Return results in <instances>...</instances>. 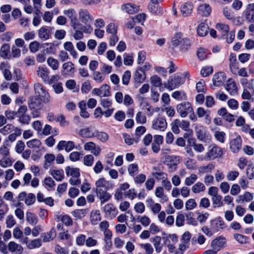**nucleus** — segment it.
<instances>
[{
  "mask_svg": "<svg viewBox=\"0 0 254 254\" xmlns=\"http://www.w3.org/2000/svg\"><path fill=\"white\" fill-rule=\"evenodd\" d=\"M88 211L86 209H76L71 212L72 215L76 219H81L87 213Z\"/></svg>",
  "mask_w": 254,
  "mask_h": 254,
  "instance_id": "38",
  "label": "nucleus"
},
{
  "mask_svg": "<svg viewBox=\"0 0 254 254\" xmlns=\"http://www.w3.org/2000/svg\"><path fill=\"white\" fill-rule=\"evenodd\" d=\"M26 218L27 222L32 226H35L38 221L37 216L34 213L29 211L26 212Z\"/></svg>",
  "mask_w": 254,
  "mask_h": 254,
  "instance_id": "31",
  "label": "nucleus"
},
{
  "mask_svg": "<svg viewBox=\"0 0 254 254\" xmlns=\"http://www.w3.org/2000/svg\"><path fill=\"white\" fill-rule=\"evenodd\" d=\"M103 211L105 215L112 219L116 217L118 211L117 208L113 203H107L105 204L103 207Z\"/></svg>",
  "mask_w": 254,
  "mask_h": 254,
  "instance_id": "9",
  "label": "nucleus"
},
{
  "mask_svg": "<svg viewBox=\"0 0 254 254\" xmlns=\"http://www.w3.org/2000/svg\"><path fill=\"white\" fill-rule=\"evenodd\" d=\"M222 149L220 147L214 145L206 153L205 157L207 160H210L222 156Z\"/></svg>",
  "mask_w": 254,
  "mask_h": 254,
  "instance_id": "6",
  "label": "nucleus"
},
{
  "mask_svg": "<svg viewBox=\"0 0 254 254\" xmlns=\"http://www.w3.org/2000/svg\"><path fill=\"white\" fill-rule=\"evenodd\" d=\"M94 137H96L98 139L103 142H106L109 138V136L107 133L103 131H99L97 130H95Z\"/></svg>",
  "mask_w": 254,
  "mask_h": 254,
  "instance_id": "40",
  "label": "nucleus"
},
{
  "mask_svg": "<svg viewBox=\"0 0 254 254\" xmlns=\"http://www.w3.org/2000/svg\"><path fill=\"white\" fill-rule=\"evenodd\" d=\"M155 194L156 197L161 199V203H164L168 200V197L164 194V190L162 187H158L156 188Z\"/></svg>",
  "mask_w": 254,
  "mask_h": 254,
  "instance_id": "27",
  "label": "nucleus"
},
{
  "mask_svg": "<svg viewBox=\"0 0 254 254\" xmlns=\"http://www.w3.org/2000/svg\"><path fill=\"white\" fill-rule=\"evenodd\" d=\"M211 229L213 232H217L223 229L226 227V225L220 217L216 218L210 222Z\"/></svg>",
  "mask_w": 254,
  "mask_h": 254,
  "instance_id": "10",
  "label": "nucleus"
},
{
  "mask_svg": "<svg viewBox=\"0 0 254 254\" xmlns=\"http://www.w3.org/2000/svg\"><path fill=\"white\" fill-rule=\"evenodd\" d=\"M93 79L96 82L101 83L104 80L105 76L99 71H94L93 73Z\"/></svg>",
  "mask_w": 254,
  "mask_h": 254,
  "instance_id": "62",
  "label": "nucleus"
},
{
  "mask_svg": "<svg viewBox=\"0 0 254 254\" xmlns=\"http://www.w3.org/2000/svg\"><path fill=\"white\" fill-rule=\"evenodd\" d=\"M197 176L194 174H191L189 177H187L185 180V184L186 186H190L192 185L197 180Z\"/></svg>",
  "mask_w": 254,
  "mask_h": 254,
  "instance_id": "56",
  "label": "nucleus"
},
{
  "mask_svg": "<svg viewBox=\"0 0 254 254\" xmlns=\"http://www.w3.org/2000/svg\"><path fill=\"white\" fill-rule=\"evenodd\" d=\"M180 157L178 156H173L170 157L169 162L167 164L169 172H173L177 170V165L180 162Z\"/></svg>",
  "mask_w": 254,
  "mask_h": 254,
  "instance_id": "20",
  "label": "nucleus"
},
{
  "mask_svg": "<svg viewBox=\"0 0 254 254\" xmlns=\"http://www.w3.org/2000/svg\"><path fill=\"white\" fill-rule=\"evenodd\" d=\"M48 65L52 68V69L57 70L59 66V63L58 61L53 57H49L47 59Z\"/></svg>",
  "mask_w": 254,
  "mask_h": 254,
  "instance_id": "44",
  "label": "nucleus"
},
{
  "mask_svg": "<svg viewBox=\"0 0 254 254\" xmlns=\"http://www.w3.org/2000/svg\"><path fill=\"white\" fill-rule=\"evenodd\" d=\"M63 69L62 74L63 75L70 74L73 73L74 71L73 64L70 62L64 63L63 64Z\"/></svg>",
  "mask_w": 254,
  "mask_h": 254,
  "instance_id": "26",
  "label": "nucleus"
},
{
  "mask_svg": "<svg viewBox=\"0 0 254 254\" xmlns=\"http://www.w3.org/2000/svg\"><path fill=\"white\" fill-rule=\"evenodd\" d=\"M140 105L142 106V109L146 111V115L151 117L153 115V107L147 102L142 101L140 103Z\"/></svg>",
  "mask_w": 254,
  "mask_h": 254,
  "instance_id": "39",
  "label": "nucleus"
},
{
  "mask_svg": "<svg viewBox=\"0 0 254 254\" xmlns=\"http://www.w3.org/2000/svg\"><path fill=\"white\" fill-rule=\"evenodd\" d=\"M177 124L179 127L184 130H188L190 127V123L185 120H180L179 119H176Z\"/></svg>",
  "mask_w": 254,
  "mask_h": 254,
  "instance_id": "54",
  "label": "nucleus"
},
{
  "mask_svg": "<svg viewBox=\"0 0 254 254\" xmlns=\"http://www.w3.org/2000/svg\"><path fill=\"white\" fill-rule=\"evenodd\" d=\"M57 147V149L60 151L64 149L65 151L68 152L74 148L75 144L72 141H66L64 140H62L59 141Z\"/></svg>",
  "mask_w": 254,
  "mask_h": 254,
  "instance_id": "12",
  "label": "nucleus"
},
{
  "mask_svg": "<svg viewBox=\"0 0 254 254\" xmlns=\"http://www.w3.org/2000/svg\"><path fill=\"white\" fill-rule=\"evenodd\" d=\"M195 131L197 138L201 141L207 142L211 139V135L206 127L196 125L195 127Z\"/></svg>",
  "mask_w": 254,
  "mask_h": 254,
  "instance_id": "2",
  "label": "nucleus"
},
{
  "mask_svg": "<svg viewBox=\"0 0 254 254\" xmlns=\"http://www.w3.org/2000/svg\"><path fill=\"white\" fill-rule=\"evenodd\" d=\"M216 28L221 32L222 34L225 36L228 34L229 31V27L227 24L224 23H218L216 25Z\"/></svg>",
  "mask_w": 254,
  "mask_h": 254,
  "instance_id": "45",
  "label": "nucleus"
},
{
  "mask_svg": "<svg viewBox=\"0 0 254 254\" xmlns=\"http://www.w3.org/2000/svg\"><path fill=\"white\" fill-rule=\"evenodd\" d=\"M95 191L108 190L109 188V182L104 178H100L95 182Z\"/></svg>",
  "mask_w": 254,
  "mask_h": 254,
  "instance_id": "19",
  "label": "nucleus"
},
{
  "mask_svg": "<svg viewBox=\"0 0 254 254\" xmlns=\"http://www.w3.org/2000/svg\"><path fill=\"white\" fill-rule=\"evenodd\" d=\"M27 247L29 249H34L39 248L41 246V241L40 239L27 240L26 242Z\"/></svg>",
  "mask_w": 254,
  "mask_h": 254,
  "instance_id": "32",
  "label": "nucleus"
},
{
  "mask_svg": "<svg viewBox=\"0 0 254 254\" xmlns=\"http://www.w3.org/2000/svg\"><path fill=\"white\" fill-rule=\"evenodd\" d=\"M38 75L41 77L44 81H46L49 79L50 72L46 67H39L37 71Z\"/></svg>",
  "mask_w": 254,
  "mask_h": 254,
  "instance_id": "29",
  "label": "nucleus"
},
{
  "mask_svg": "<svg viewBox=\"0 0 254 254\" xmlns=\"http://www.w3.org/2000/svg\"><path fill=\"white\" fill-rule=\"evenodd\" d=\"M246 19L250 22H254V3L247 5L244 11Z\"/></svg>",
  "mask_w": 254,
  "mask_h": 254,
  "instance_id": "15",
  "label": "nucleus"
},
{
  "mask_svg": "<svg viewBox=\"0 0 254 254\" xmlns=\"http://www.w3.org/2000/svg\"><path fill=\"white\" fill-rule=\"evenodd\" d=\"M226 79L225 74L223 72H218L214 74L212 78L213 84L215 86H220Z\"/></svg>",
  "mask_w": 254,
  "mask_h": 254,
  "instance_id": "14",
  "label": "nucleus"
},
{
  "mask_svg": "<svg viewBox=\"0 0 254 254\" xmlns=\"http://www.w3.org/2000/svg\"><path fill=\"white\" fill-rule=\"evenodd\" d=\"M211 12V8L209 4L203 3L198 6L197 13L198 14L207 17L209 16Z\"/></svg>",
  "mask_w": 254,
  "mask_h": 254,
  "instance_id": "16",
  "label": "nucleus"
},
{
  "mask_svg": "<svg viewBox=\"0 0 254 254\" xmlns=\"http://www.w3.org/2000/svg\"><path fill=\"white\" fill-rule=\"evenodd\" d=\"M100 104L105 109L109 108L112 105V100L109 98H101L100 100Z\"/></svg>",
  "mask_w": 254,
  "mask_h": 254,
  "instance_id": "60",
  "label": "nucleus"
},
{
  "mask_svg": "<svg viewBox=\"0 0 254 254\" xmlns=\"http://www.w3.org/2000/svg\"><path fill=\"white\" fill-rule=\"evenodd\" d=\"M78 17L79 20L85 24H90L94 20V17L90 14L89 11L84 8L79 9Z\"/></svg>",
  "mask_w": 254,
  "mask_h": 254,
  "instance_id": "5",
  "label": "nucleus"
},
{
  "mask_svg": "<svg viewBox=\"0 0 254 254\" xmlns=\"http://www.w3.org/2000/svg\"><path fill=\"white\" fill-rule=\"evenodd\" d=\"M242 140L240 135L231 140L230 142V148L233 153H237L241 149Z\"/></svg>",
  "mask_w": 254,
  "mask_h": 254,
  "instance_id": "11",
  "label": "nucleus"
},
{
  "mask_svg": "<svg viewBox=\"0 0 254 254\" xmlns=\"http://www.w3.org/2000/svg\"><path fill=\"white\" fill-rule=\"evenodd\" d=\"M145 78V72L142 69L137 70L134 75V80L138 83H142Z\"/></svg>",
  "mask_w": 254,
  "mask_h": 254,
  "instance_id": "41",
  "label": "nucleus"
},
{
  "mask_svg": "<svg viewBox=\"0 0 254 254\" xmlns=\"http://www.w3.org/2000/svg\"><path fill=\"white\" fill-rule=\"evenodd\" d=\"M56 236V232L55 229L53 228L50 231L46 233H43L41 237L45 242H50L53 240Z\"/></svg>",
  "mask_w": 254,
  "mask_h": 254,
  "instance_id": "30",
  "label": "nucleus"
},
{
  "mask_svg": "<svg viewBox=\"0 0 254 254\" xmlns=\"http://www.w3.org/2000/svg\"><path fill=\"white\" fill-rule=\"evenodd\" d=\"M208 25L204 22H202L198 25L197 29L198 34L200 36H205L208 33Z\"/></svg>",
  "mask_w": 254,
  "mask_h": 254,
  "instance_id": "37",
  "label": "nucleus"
},
{
  "mask_svg": "<svg viewBox=\"0 0 254 254\" xmlns=\"http://www.w3.org/2000/svg\"><path fill=\"white\" fill-rule=\"evenodd\" d=\"M63 13L70 19V25L73 29H75L77 25H80V23L77 21L76 12L74 9L70 8L64 10Z\"/></svg>",
  "mask_w": 254,
  "mask_h": 254,
  "instance_id": "8",
  "label": "nucleus"
},
{
  "mask_svg": "<svg viewBox=\"0 0 254 254\" xmlns=\"http://www.w3.org/2000/svg\"><path fill=\"white\" fill-rule=\"evenodd\" d=\"M122 9L128 14H133L139 10V7L136 5L132 3H127L122 6Z\"/></svg>",
  "mask_w": 254,
  "mask_h": 254,
  "instance_id": "23",
  "label": "nucleus"
},
{
  "mask_svg": "<svg viewBox=\"0 0 254 254\" xmlns=\"http://www.w3.org/2000/svg\"><path fill=\"white\" fill-rule=\"evenodd\" d=\"M172 96L173 98L178 100L187 99V96L183 91H176L172 93Z\"/></svg>",
  "mask_w": 254,
  "mask_h": 254,
  "instance_id": "48",
  "label": "nucleus"
},
{
  "mask_svg": "<svg viewBox=\"0 0 254 254\" xmlns=\"http://www.w3.org/2000/svg\"><path fill=\"white\" fill-rule=\"evenodd\" d=\"M118 26L114 23H110L107 25L106 32L112 34H116L117 33Z\"/></svg>",
  "mask_w": 254,
  "mask_h": 254,
  "instance_id": "59",
  "label": "nucleus"
},
{
  "mask_svg": "<svg viewBox=\"0 0 254 254\" xmlns=\"http://www.w3.org/2000/svg\"><path fill=\"white\" fill-rule=\"evenodd\" d=\"M225 89L232 95L237 94V87L235 82L231 79H229L227 81Z\"/></svg>",
  "mask_w": 254,
  "mask_h": 254,
  "instance_id": "25",
  "label": "nucleus"
},
{
  "mask_svg": "<svg viewBox=\"0 0 254 254\" xmlns=\"http://www.w3.org/2000/svg\"><path fill=\"white\" fill-rule=\"evenodd\" d=\"M38 35L40 38L47 40L50 36L49 31L46 27H42L39 30Z\"/></svg>",
  "mask_w": 254,
  "mask_h": 254,
  "instance_id": "46",
  "label": "nucleus"
},
{
  "mask_svg": "<svg viewBox=\"0 0 254 254\" xmlns=\"http://www.w3.org/2000/svg\"><path fill=\"white\" fill-rule=\"evenodd\" d=\"M128 174L131 176H134L138 172V167L136 164H130L127 168Z\"/></svg>",
  "mask_w": 254,
  "mask_h": 254,
  "instance_id": "53",
  "label": "nucleus"
},
{
  "mask_svg": "<svg viewBox=\"0 0 254 254\" xmlns=\"http://www.w3.org/2000/svg\"><path fill=\"white\" fill-rule=\"evenodd\" d=\"M137 221L140 223L144 227H147L151 223L150 219L147 216H138L136 218Z\"/></svg>",
  "mask_w": 254,
  "mask_h": 254,
  "instance_id": "43",
  "label": "nucleus"
},
{
  "mask_svg": "<svg viewBox=\"0 0 254 254\" xmlns=\"http://www.w3.org/2000/svg\"><path fill=\"white\" fill-rule=\"evenodd\" d=\"M110 86L107 84H103L99 88H95L92 91V94L101 98L108 97L111 95Z\"/></svg>",
  "mask_w": 254,
  "mask_h": 254,
  "instance_id": "4",
  "label": "nucleus"
},
{
  "mask_svg": "<svg viewBox=\"0 0 254 254\" xmlns=\"http://www.w3.org/2000/svg\"><path fill=\"white\" fill-rule=\"evenodd\" d=\"M37 96H38V98L40 100L45 103H48L50 101V95L46 90L43 92H42L40 94L37 95Z\"/></svg>",
  "mask_w": 254,
  "mask_h": 254,
  "instance_id": "58",
  "label": "nucleus"
},
{
  "mask_svg": "<svg viewBox=\"0 0 254 254\" xmlns=\"http://www.w3.org/2000/svg\"><path fill=\"white\" fill-rule=\"evenodd\" d=\"M214 168L215 166L213 163H209L206 166L200 167L198 170L200 173L202 174L208 173H211Z\"/></svg>",
  "mask_w": 254,
  "mask_h": 254,
  "instance_id": "47",
  "label": "nucleus"
},
{
  "mask_svg": "<svg viewBox=\"0 0 254 254\" xmlns=\"http://www.w3.org/2000/svg\"><path fill=\"white\" fill-rule=\"evenodd\" d=\"M193 5L191 2H187L181 6V12L184 17L189 16L192 13Z\"/></svg>",
  "mask_w": 254,
  "mask_h": 254,
  "instance_id": "17",
  "label": "nucleus"
},
{
  "mask_svg": "<svg viewBox=\"0 0 254 254\" xmlns=\"http://www.w3.org/2000/svg\"><path fill=\"white\" fill-rule=\"evenodd\" d=\"M9 49L10 46L8 44L2 45L0 50V56L3 58H6L10 52Z\"/></svg>",
  "mask_w": 254,
  "mask_h": 254,
  "instance_id": "50",
  "label": "nucleus"
},
{
  "mask_svg": "<svg viewBox=\"0 0 254 254\" xmlns=\"http://www.w3.org/2000/svg\"><path fill=\"white\" fill-rule=\"evenodd\" d=\"M41 100L37 96L31 97L28 102L29 108L31 110H40L42 107Z\"/></svg>",
  "mask_w": 254,
  "mask_h": 254,
  "instance_id": "13",
  "label": "nucleus"
},
{
  "mask_svg": "<svg viewBox=\"0 0 254 254\" xmlns=\"http://www.w3.org/2000/svg\"><path fill=\"white\" fill-rule=\"evenodd\" d=\"M239 175V173L237 171H231L227 173L226 178L228 181H234Z\"/></svg>",
  "mask_w": 254,
  "mask_h": 254,
  "instance_id": "61",
  "label": "nucleus"
},
{
  "mask_svg": "<svg viewBox=\"0 0 254 254\" xmlns=\"http://www.w3.org/2000/svg\"><path fill=\"white\" fill-rule=\"evenodd\" d=\"M9 251L16 254H21L23 252L22 246L14 242H10L7 246Z\"/></svg>",
  "mask_w": 254,
  "mask_h": 254,
  "instance_id": "24",
  "label": "nucleus"
},
{
  "mask_svg": "<svg viewBox=\"0 0 254 254\" xmlns=\"http://www.w3.org/2000/svg\"><path fill=\"white\" fill-rule=\"evenodd\" d=\"M42 46L47 54H54L56 51L55 46L52 43H46Z\"/></svg>",
  "mask_w": 254,
  "mask_h": 254,
  "instance_id": "42",
  "label": "nucleus"
},
{
  "mask_svg": "<svg viewBox=\"0 0 254 254\" xmlns=\"http://www.w3.org/2000/svg\"><path fill=\"white\" fill-rule=\"evenodd\" d=\"M95 130L92 127H86L81 129L78 134L83 138H92L94 137Z\"/></svg>",
  "mask_w": 254,
  "mask_h": 254,
  "instance_id": "21",
  "label": "nucleus"
},
{
  "mask_svg": "<svg viewBox=\"0 0 254 254\" xmlns=\"http://www.w3.org/2000/svg\"><path fill=\"white\" fill-rule=\"evenodd\" d=\"M184 82V78L182 77L179 73H176L169 77L167 82L164 83V86L169 90H172L178 88Z\"/></svg>",
  "mask_w": 254,
  "mask_h": 254,
  "instance_id": "1",
  "label": "nucleus"
},
{
  "mask_svg": "<svg viewBox=\"0 0 254 254\" xmlns=\"http://www.w3.org/2000/svg\"><path fill=\"white\" fill-rule=\"evenodd\" d=\"M108 190L96 191L97 197L102 204L109 201L111 198V195L107 192Z\"/></svg>",
  "mask_w": 254,
  "mask_h": 254,
  "instance_id": "22",
  "label": "nucleus"
},
{
  "mask_svg": "<svg viewBox=\"0 0 254 254\" xmlns=\"http://www.w3.org/2000/svg\"><path fill=\"white\" fill-rule=\"evenodd\" d=\"M50 174L57 181L61 182L64 178V173L63 170H53Z\"/></svg>",
  "mask_w": 254,
  "mask_h": 254,
  "instance_id": "33",
  "label": "nucleus"
},
{
  "mask_svg": "<svg viewBox=\"0 0 254 254\" xmlns=\"http://www.w3.org/2000/svg\"><path fill=\"white\" fill-rule=\"evenodd\" d=\"M12 164L11 160L8 157H3L0 160V166L3 168H6L11 166Z\"/></svg>",
  "mask_w": 254,
  "mask_h": 254,
  "instance_id": "64",
  "label": "nucleus"
},
{
  "mask_svg": "<svg viewBox=\"0 0 254 254\" xmlns=\"http://www.w3.org/2000/svg\"><path fill=\"white\" fill-rule=\"evenodd\" d=\"M26 145L29 148H39L41 145V142L38 139H33L27 141Z\"/></svg>",
  "mask_w": 254,
  "mask_h": 254,
  "instance_id": "55",
  "label": "nucleus"
},
{
  "mask_svg": "<svg viewBox=\"0 0 254 254\" xmlns=\"http://www.w3.org/2000/svg\"><path fill=\"white\" fill-rule=\"evenodd\" d=\"M148 9L150 12L156 15H161L163 13L162 8L157 4L149 2Z\"/></svg>",
  "mask_w": 254,
  "mask_h": 254,
  "instance_id": "28",
  "label": "nucleus"
},
{
  "mask_svg": "<svg viewBox=\"0 0 254 254\" xmlns=\"http://www.w3.org/2000/svg\"><path fill=\"white\" fill-rule=\"evenodd\" d=\"M43 183L46 186L47 189H53L56 186V183L54 181L51 177H46Z\"/></svg>",
  "mask_w": 254,
  "mask_h": 254,
  "instance_id": "57",
  "label": "nucleus"
},
{
  "mask_svg": "<svg viewBox=\"0 0 254 254\" xmlns=\"http://www.w3.org/2000/svg\"><path fill=\"white\" fill-rule=\"evenodd\" d=\"M177 111L182 118H185L192 112L193 108L190 102H184L177 106Z\"/></svg>",
  "mask_w": 254,
  "mask_h": 254,
  "instance_id": "3",
  "label": "nucleus"
},
{
  "mask_svg": "<svg viewBox=\"0 0 254 254\" xmlns=\"http://www.w3.org/2000/svg\"><path fill=\"white\" fill-rule=\"evenodd\" d=\"M14 129V127L11 124H7L0 129V132L4 135H6L11 132Z\"/></svg>",
  "mask_w": 254,
  "mask_h": 254,
  "instance_id": "51",
  "label": "nucleus"
},
{
  "mask_svg": "<svg viewBox=\"0 0 254 254\" xmlns=\"http://www.w3.org/2000/svg\"><path fill=\"white\" fill-rule=\"evenodd\" d=\"M167 123L163 117H158L152 121V127L154 129L164 131L167 128Z\"/></svg>",
  "mask_w": 254,
  "mask_h": 254,
  "instance_id": "7",
  "label": "nucleus"
},
{
  "mask_svg": "<svg viewBox=\"0 0 254 254\" xmlns=\"http://www.w3.org/2000/svg\"><path fill=\"white\" fill-rule=\"evenodd\" d=\"M225 243V239L223 237H220L212 241L211 246L214 250L219 251L222 248L224 247Z\"/></svg>",
  "mask_w": 254,
  "mask_h": 254,
  "instance_id": "18",
  "label": "nucleus"
},
{
  "mask_svg": "<svg viewBox=\"0 0 254 254\" xmlns=\"http://www.w3.org/2000/svg\"><path fill=\"white\" fill-rule=\"evenodd\" d=\"M205 190V186L200 182H198L193 185L191 188L192 191L195 193L203 191Z\"/></svg>",
  "mask_w": 254,
  "mask_h": 254,
  "instance_id": "52",
  "label": "nucleus"
},
{
  "mask_svg": "<svg viewBox=\"0 0 254 254\" xmlns=\"http://www.w3.org/2000/svg\"><path fill=\"white\" fill-rule=\"evenodd\" d=\"M65 173L67 176H71L73 178H78L80 176L79 169L71 168L69 166L66 167Z\"/></svg>",
  "mask_w": 254,
  "mask_h": 254,
  "instance_id": "34",
  "label": "nucleus"
},
{
  "mask_svg": "<svg viewBox=\"0 0 254 254\" xmlns=\"http://www.w3.org/2000/svg\"><path fill=\"white\" fill-rule=\"evenodd\" d=\"M223 14L224 16L229 20H232L234 19V14L232 9L228 7L225 6L223 9Z\"/></svg>",
  "mask_w": 254,
  "mask_h": 254,
  "instance_id": "49",
  "label": "nucleus"
},
{
  "mask_svg": "<svg viewBox=\"0 0 254 254\" xmlns=\"http://www.w3.org/2000/svg\"><path fill=\"white\" fill-rule=\"evenodd\" d=\"M135 120L137 123L144 124L146 122V118L143 113L138 112L136 114Z\"/></svg>",
  "mask_w": 254,
  "mask_h": 254,
  "instance_id": "63",
  "label": "nucleus"
},
{
  "mask_svg": "<svg viewBox=\"0 0 254 254\" xmlns=\"http://www.w3.org/2000/svg\"><path fill=\"white\" fill-rule=\"evenodd\" d=\"M152 242L154 245L155 251L157 253L161 252L162 249V246L161 245V238L160 236H156L153 238H152Z\"/></svg>",
  "mask_w": 254,
  "mask_h": 254,
  "instance_id": "35",
  "label": "nucleus"
},
{
  "mask_svg": "<svg viewBox=\"0 0 254 254\" xmlns=\"http://www.w3.org/2000/svg\"><path fill=\"white\" fill-rule=\"evenodd\" d=\"M101 220L100 211L98 210H92L90 214L91 222L93 225H96Z\"/></svg>",
  "mask_w": 254,
  "mask_h": 254,
  "instance_id": "36",
  "label": "nucleus"
}]
</instances>
